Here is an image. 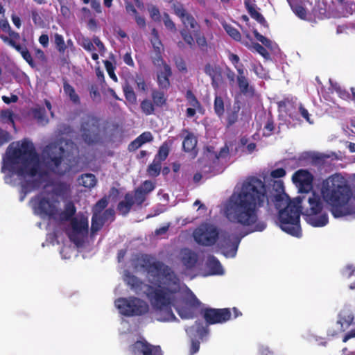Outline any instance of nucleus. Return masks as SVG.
Instances as JSON below:
<instances>
[{
	"label": "nucleus",
	"instance_id": "nucleus-1",
	"mask_svg": "<svg viewBox=\"0 0 355 355\" xmlns=\"http://www.w3.org/2000/svg\"><path fill=\"white\" fill-rule=\"evenodd\" d=\"M275 193L268 195L267 187L261 179L251 176L242 183L240 190L231 196V210L235 221L243 226L254 225L253 231L261 232L266 227L263 221H258L257 211L266 206L268 212L272 207L279 210L278 219L280 228L288 234L301 236L300 214L302 213L300 197L295 201H289L285 208L281 207L286 202L288 196L284 193L282 182L277 184Z\"/></svg>",
	"mask_w": 355,
	"mask_h": 355
},
{
	"label": "nucleus",
	"instance_id": "nucleus-2",
	"mask_svg": "<svg viewBox=\"0 0 355 355\" xmlns=\"http://www.w3.org/2000/svg\"><path fill=\"white\" fill-rule=\"evenodd\" d=\"M137 263L151 276L163 280L164 286H150L148 293L155 318L160 322L177 320L173 313L172 306H175L176 301L175 294L180 291V279L178 275L171 267L162 261L155 260L150 254H140L137 258Z\"/></svg>",
	"mask_w": 355,
	"mask_h": 355
},
{
	"label": "nucleus",
	"instance_id": "nucleus-3",
	"mask_svg": "<svg viewBox=\"0 0 355 355\" xmlns=\"http://www.w3.org/2000/svg\"><path fill=\"white\" fill-rule=\"evenodd\" d=\"M321 195L323 200L331 205V211L335 218L347 214L345 206L352 193L350 187L340 175H332L323 182Z\"/></svg>",
	"mask_w": 355,
	"mask_h": 355
},
{
	"label": "nucleus",
	"instance_id": "nucleus-4",
	"mask_svg": "<svg viewBox=\"0 0 355 355\" xmlns=\"http://www.w3.org/2000/svg\"><path fill=\"white\" fill-rule=\"evenodd\" d=\"M7 162L12 164L21 163L19 166L10 169L20 178H33L37 175L42 177L46 175V172L40 171L39 155L33 144L26 139L21 141L19 148H8Z\"/></svg>",
	"mask_w": 355,
	"mask_h": 355
},
{
	"label": "nucleus",
	"instance_id": "nucleus-5",
	"mask_svg": "<svg viewBox=\"0 0 355 355\" xmlns=\"http://www.w3.org/2000/svg\"><path fill=\"white\" fill-rule=\"evenodd\" d=\"M65 150L57 143H51L46 146L44 150V162L47 168L52 173L63 176L69 172L71 166L66 164L62 167Z\"/></svg>",
	"mask_w": 355,
	"mask_h": 355
},
{
	"label": "nucleus",
	"instance_id": "nucleus-6",
	"mask_svg": "<svg viewBox=\"0 0 355 355\" xmlns=\"http://www.w3.org/2000/svg\"><path fill=\"white\" fill-rule=\"evenodd\" d=\"M309 207L303 213L308 223L313 227H323L329 222L327 213H322L323 202L320 195L312 192L308 199Z\"/></svg>",
	"mask_w": 355,
	"mask_h": 355
},
{
	"label": "nucleus",
	"instance_id": "nucleus-7",
	"mask_svg": "<svg viewBox=\"0 0 355 355\" xmlns=\"http://www.w3.org/2000/svg\"><path fill=\"white\" fill-rule=\"evenodd\" d=\"M114 304L119 313L127 317L141 316L149 311L148 303L137 297H119Z\"/></svg>",
	"mask_w": 355,
	"mask_h": 355
},
{
	"label": "nucleus",
	"instance_id": "nucleus-8",
	"mask_svg": "<svg viewBox=\"0 0 355 355\" xmlns=\"http://www.w3.org/2000/svg\"><path fill=\"white\" fill-rule=\"evenodd\" d=\"M101 119L87 114L80 122V132L84 142L88 145L97 144L101 139Z\"/></svg>",
	"mask_w": 355,
	"mask_h": 355
},
{
	"label": "nucleus",
	"instance_id": "nucleus-9",
	"mask_svg": "<svg viewBox=\"0 0 355 355\" xmlns=\"http://www.w3.org/2000/svg\"><path fill=\"white\" fill-rule=\"evenodd\" d=\"M195 241L202 246H212L219 239L216 226L208 223H201L193 233Z\"/></svg>",
	"mask_w": 355,
	"mask_h": 355
},
{
	"label": "nucleus",
	"instance_id": "nucleus-10",
	"mask_svg": "<svg viewBox=\"0 0 355 355\" xmlns=\"http://www.w3.org/2000/svg\"><path fill=\"white\" fill-rule=\"evenodd\" d=\"M201 315L208 325L223 324L231 319L232 312L230 308H205L201 310Z\"/></svg>",
	"mask_w": 355,
	"mask_h": 355
},
{
	"label": "nucleus",
	"instance_id": "nucleus-11",
	"mask_svg": "<svg viewBox=\"0 0 355 355\" xmlns=\"http://www.w3.org/2000/svg\"><path fill=\"white\" fill-rule=\"evenodd\" d=\"M292 180L301 193H308L312 189L313 175L305 169H300L294 173Z\"/></svg>",
	"mask_w": 355,
	"mask_h": 355
},
{
	"label": "nucleus",
	"instance_id": "nucleus-12",
	"mask_svg": "<svg viewBox=\"0 0 355 355\" xmlns=\"http://www.w3.org/2000/svg\"><path fill=\"white\" fill-rule=\"evenodd\" d=\"M132 355H162L159 346L150 344L146 340H137L130 347Z\"/></svg>",
	"mask_w": 355,
	"mask_h": 355
},
{
	"label": "nucleus",
	"instance_id": "nucleus-13",
	"mask_svg": "<svg viewBox=\"0 0 355 355\" xmlns=\"http://www.w3.org/2000/svg\"><path fill=\"white\" fill-rule=\"evenodd\" d=\"M70 224L72 232L68 233V236L74 243H78L77 236L79 234H85L88 232V218L85 216H82L79 219L73 218Z\"/></svg>",
	"mask_w": 355,
	"mask_h": 355
},
{
	"label": "nucleus",
	"instance_id": "nucleus-14",
	"mask_svg": "<svg viewBox=\"0 0 355 355\" xmlns=\"http://www.w3.org/2000/svg\"><path fill=\"white\" fill-rule=\"evenodd\" d=\"M173 10L174 13L181 19L185 28L190 27L191 29H195L198 27V24L194 17L187 11L182 3H173Z\"/></svg>",
	"mask_w": 355,
	"mask_h": 355
},
{
	"label": "nucleus",
	"instance_id": "nucleus-15",
	"mask_svg": "<svg viewBox=\"0 0 355 355\" xmlns=\"http://www.w3.org/2000/svg\"><path fill=\"white\" fill-rule=\"evenodd\" d=\"M239 242V240L232 241L231 235L225 233L222 234L218 246L225 257H233L236 254Z\"/></svg>",
	"mask_w": 355,
	"mask_h": 355
},
{
	"label": "nucleus",
	"instance_id": "nucleus-16",
	"mask_svg": "<svg viewBox=\"0 0 355 355\" xmlns=\"http://www.w3.org/2000/svg\"><path fill=\"white\" fill-rule=\"evenodd\" d=\"M37 209L40 214L57 219L58 208L56 205L46 198H40L37 203Z\"/></svg>",
	"mask_w": 355,
	"mask_h": 355
},
{
	"label": "nucleus",
	"instance_id": "nucleus-17",
	"mask_svg": "<svg viewBox=\"0 0 355 355\" xmlns=\"http://www.w3.org/2000/svg\"><path fill=\"white\" fill-rule=\"evenodd\" d=\"M236 80L241 94L245 96H254V89L252 86L250 85L248 79L245 76L243 65H241L239 69H238Z\"/></svg>",
	"mask_w": 355,
	"mask_h": 355
},
{
	"label": "nucleus",
	"instance_id": "nucleus-18",
	"mask_svg": "<svg viewBox=\"0 0 355 355\" xmlns=\"http://www.w3.org/2000/svg\"><path fill=\"white\" fill-rule=\"evenodd\" d=\"M6 41L8 42V45L15 49L18 53L21 54L24 60L29 64L32 68L35 67V63L32 58V55L26 46H22L17 43V41H12L6 38Z\"/></svg>",
	"mask_w": 355,
	"mask_h": 355
},
{
	"label": "nucleus",
	"instance_id": "nucleus-19",
	"mask_svg": "<svg viewBox=\"0 0 355 355\" xmlns=\"http://www.w3.org/2000/svg\"><path fill=\"white\" fill-rule=\"evenodd\" d=\"M163 70L157 72V83L160 88L167 89L170 87L169 78L172 76L171 67L164 60Z\"/></svg>",
	"mask_w": 355,
	"mask_h": 355
},
{
	"label": "nucleus",
	"instance_id": "nucleus-20",
	"mask_svg": "<svg viewBox=\"0 0 355 355\" xmlns=\"http://www.w3.org/2000/svg\"><path fill=\"white\" fill-rule=\"evenodd\" d=\"M76 212V208L73 202L69 201L64 205V210L58 212L56 215L57 220L60 222L70 221L74 218Z\"/></svg>",
	"mask_w": 355,
	"mask_h": 355
},
{
	"label": "nucleus",
	"instance_id": "nucleus-21",
	"mask_svg": "<svg viewBox=\"0 0 355 355\" xmlns=\"http://www.w3.org/2000/svg\"><path fill=\"white\" fill-rule=\"evenodd\" d=\"M309 2V0H288L293 12L302 19H306L307 12L305 6Z\"/></svg>",
	"mask_w": 355,
	"mask_h": 355
},
{
	"label": "nucleus",
	"instance_id": "nucleus-22",
	"mask_svg": "<svg viewBox=\"0 0 355 355\" xmlns=\"http://www.w3.org/2000/svg\"><path fill=\"white\" fill-rule=\"evenodd\" d=\"M0 28L7 33L8 36L5 35H0L1 40L6 44L8 45V42L6 41V38L12 40V41H18L20 39V35L19 33L13 31L8 21L7 20H1L0 21Z\"/></svg>",
	"mask_w": 355,
	"mask_h": 355
},
{
	"label": "nucleus",
	"instance_id": "nucleus-23",
	"mask_svg": "<svg viewBox=\"0 0 355 355\" xmlns=\"http://www.w3.org/2000/svg\"><path fill=\"white\" fill-rule=\"evenodd\" d=\"M327 2L325 0H318L313 8L312 12L315 18L324 19L329 17V12L327 8Z\"/></svg>",
	"mask_w": 355,
	"mask_h": 355
},
{
	"label": "nucleus",
	"instance_id": "nucleus-24",
	"mask_svg": "<svg viewBox=\"0 0 355 355\" xmlns=\"http://www.w3.org/2000/svg\"><path fill=\"white\" fill-rule=\"evenodd\" d=\"M182 132L187 134L182 141L183 150L187 153L193 152L198 143L196 137L193 132H189L187 129H183Z\"/></svg>",
	"mask_w": 355,
	"mask_h": 355
},
{
	"label": "nucleus",
	"instance_id": "nucleus-25",
	"mask_svg": "<svg viewBox=\"0 0 355 355\" xmlns=\"http://www.w3.org/2000/svg\"><path fill=\"white\" fill-rule=\"evenodd\" d=\"M134 204L132 195L127 193L124 196V200L120 201L117 205V210L121 215L125 216L129 214Z\"/></svg>",
	"mask_w": 355,
	"mask_h": 355
},
{
	"label": "nucleus",
	"instance_id": "nucleus-26",
	"mask_svg": "<svg viewBox=\"0 0 355 355\" xmlns=\"http://www.w3.org/2000/svg\"><path fill=\"white\" fill-rule=\"evenodd\" d=\"M205 73L211 78V85L214 87H218V81L221 77V70L218 66L207 63L205 66Z\"/></svg>",
	"mask_w": 355,
	"mask_h": 355
},
{
	"label": "nucleus",
	"instance_id": "nucleus-27",
	"mask_svg": "<svg viewBox=\"0 0 355 355\" xmlns=\"http://www.w3.org/2000/svg\"><path fill=\"white\" fill-rule=\"evenodd\" d=\"M198 260V254L189 249H185L182 252V262L187 269H193Z\"/></svg>",
	"mask_w": 355,
	"mask_h": 355
},
{
	"label": "nucleus",
	"instance_id": "nucleus-28",
	"mask_svg": "<svg viewBox=\"0 0 355 355\" xmlns=\"http://www.w3.org/2000/svg\"><path fill=\"white\" fill-rule=\"evenodd\" d=\"M206 267L209 270V274L211 275L223 274V269L220 261L213 255H210L207 257Z\"/></svg>",
	"mask_w": 355,
	"mask_h": 355
},
{
	"label": "nucleus",
	"instance_id": "nucleus-29",
	"mask_svg": "<svg viewBox=\"0 0 355 355\" xmlns=\"http://www.w3.org/2000/svg\"><path fill=\"white\" fill-rule=\"evenodd\" d=\"M153 140V137L150 132H144L133 140L128 146L129 150H135L140 148L143 144L150 142Z\"/></svg>",
	"mask_w": 355,
	"mask_h": 355
},
{
	"label": "nucleus",
	"instance_id": "nucleus-30",
	"mask_svg": "<svg viewBox=\"0 0 355 355\" xmlns=\"http://www.w3.org/2000/svg\"><path fill=\"white\" fill-rule=\"evenodd\" d=\"M245 4L250 17L254 19L263 27L268 28V22L266 21L264 17L256 10L255 5L251 4L247 1H245Z\"/></svg>",
	"mask_w": 355,
	"mask_h": 355
},
{
	"label": "nucleus",
	"instance_id": "nucleus-31",
	"mask_svg": "<svg viewBox=\"0 0 355 355\" xmlns=\"http://www.w3.org/2000/svg\"><path fill=\"white\" fill-rule=\"evenodd\" d=\"M63 90L64 94L69 96V99L76 105L80 103L79 96L76 94L75 89L67 80H64Z\"/></svg>",
	"mask_w": 355,
	"mask_h": 355
},
{
	"label": "nucleus",
	"instance_id": "nucleus-32",
	"mask_svg": "<svg viewBox=\"0 0 355 355\" xmlns=\"http://www.w3.org/2000/svg\"><path fill=\"white\" fill-rule=\"evenodd\" d=\"M105 223V222L102 218L101 214H98V213H93L91 223L92 233L94 234L101 230Z\"/></svg>",
	"mask_w": 355,
	"mask_h": 355
},
{
	"label": "nucleus",
	"instance_id": "nucleus-33",
	"mask_svg": "<svg viewBox=\"0 0 355 355\" xmlns=\"http://www.w3.org/2000/svg\"><path fill=\"white\" fill-rule=\"evenodd\" d=\"M80 184L86 188H92L96 184V178L94 174L85 173L79 178Z\"/></svg>",
	"mask_w": 355,
	"mask_h": 355
},
{
	"label": "nucleus",
	"instance_id": "nucleus-34",
	"mask_svg": "<svg viewBox=\"0 0 355 355\" xmlns=\"http://www.w3.org/2000/svg\"><path fill=\"white\" fill-rule=\"evenodd\" d=\"M125 281L127 284L131 288V289L137 292L141 290L143 282L139 278L135 275L128 274L126 275Z\"/></svg>",
	"mask_w": 355,
	"mask_h": 355
},
{
	"label": "nucleus",
	"instance_id": "nucleus-35",
	"mask_svg": "<svg viewBox=\"0 0 355 355\" xmlns=\"http://www.w3.org/2000/svg\"><path fill=\"white\" fill-rule=\"evenodd\" d=\"M151 97L153 103L157 107H162L166 103V98L163 92L159 90H153Z\"/></svg>",
	"mask_w": 355,
	"mask_h": 355
},
{
	"label": "nucleus",
	"instance_id": "nucleus-36",
	"mask_svg": "<svg viewBox=\"0 0 355 355\" xmlns=\"http://www.w3.org/2000/svg\"><path fill=\"white\" fill-rule=\"evenodd\" d=\"M161 169L162 162L154 159L153 162L148 166L147 173L150 177L156 178L160 174Z\"/></svg>",
	"mask_w": 355,
	"mask_h": 355
},
{
	"label": "nucleus",
	"instance_id": "nucleus-37",
	"mask_svg": "<svg viewBox=\"0 0 355 355\" xmlns=\"http://www.w3.org/2000/svg\"><path fill=\"white\" fill-rule=\"evenodd\" d=\"M150 42L156 54L155 60L157 62H163V58L162 56V43L159 39V37H151Z\"/></svg>",
	"mask_w": 355,
	"mask_h": 355
},
{
	"label": "nucleus",
	"instance_id": "nucleus-38",
	"mask_svg": "<svg viewBox=\"0 0 355 355\" xmlns=\"http://www.w3.org/2000/svg\"><path fill=\"white\" fill-rule=\"evenodd\" d=\"M52 193L58 197L64 196L67 190L68 186L65 182H58L52 184Z\"/></svg>",
	"mask_w": 355,
	"mask_h": 355
},
{
	"label": "nucleus",
	"instance_id": "nucleus-39",
	"mask_svg": "<svg viewBox=\"0 0 355 355\" xmlns=\"http://www.w3.org/2000/svg\"><path fill=\"white\" fill-rule=\"evenodd\" d=\"M214 109L215 114L219 117H222L225 112L224 101L221 96H216L214 103Z\"/></svg>",
	"mask_w": 355,
	"mask_h": 355
},
{
	"label": "nucleus",
	"instance_id": "nucleus-40",
	"mask_svg": "<svg viewBox=\"0 0 355 355\" xmlns=\"http://www.w3.org/2000/svg\"><path fill=\"white\" fill-rule=\"evenodd\" d=\"M123 91L125 99L132 103H135L137 101V96L134 92L132 87L128 83L123 86Z\"/></svg>",
	"mask_w": 355,
	"mask_h": 355
},
{
	"label": "nucleus",
	"instance_id": "nucleus-41",
	"mask_svg": "<svg viewBox=\"0 0 355 355\" xmlns=\"http://www.w3.org/2000/svg\"><path fill=\"white\" fill-rule=\"evenodd\" d=\"M240 107H234L233 110L228 112L227 114V127L230 128L236 123L239 119V112Z\"/></svg>",
	"mask_w": 355,
	"mask_h": 355
},
{
	"label": "nucleus",
	"instance_id": "nucleus-42",
	"mask_svg": "<svg viewBox=\"0 0 355 355\" xmlns=\"http://www.w3.org/2000/svg\"><path fill=\"white\" fill-rule=\"evenodd\" d=\"M169 146L166 142H164L162 145L159 147L158 150V153L155 156V159L162 162L164 161L169 154Z\"/></svg>",
	"mask_w": 355,
	"mask_h": 355
},
{
	"label": "nucleus",
	"instance_id": "nucleus-43",
	"mask_svg": "<svg viewBox=\"0 0 355 355\" xmlns=\"http://www.w3.org/2000/svg\"><path fill=\"white\" fill-rule=\"evenodd\" d=\"M155 104L150 100L144 99L141 102L140 107L143 113L150 115L155 112Z\"/></svg>",
	"mask_w": 355,
	"mask_h": 355
},
{
	"label": "nucleus",
	"instance_id": "nucleus-44",
	"mask_svg": "<svg viewBox=\"0 0 355 355\" xmlns=\"http://www.w3.org/2000/svg\"><path fill=\"white\" fill-rule=\"evenodd\" d=\"M54 43L57 51L60 53L64 54L67 49V45L64 42L63 36L60 34L55 33L54 35Z\"/></svg>",
	"mask_w": 355,
	"mask_h": 355
},
{
	"label": "nucleus",
	"instance_id": "nucleus-45",
	"mask_svg": "<svg viewBox=\"0 0 355 355\" xmlns=\"http://www.w3.org/2000/svg\"><path fill=\"white\" fill-rule=\"evenodd\" d=\"M180 33L184 42L189 46V48L193 49L195 47V40L189 31L186 28H183L180 31Z\"/></svg>",
	"mask_w": 355,
	"mask_h": 355
},
{
	"label": "nucleus",
	"instance_id": "nucleus-46",
	"mask_svg": "<svg viewBox=\"0 0 355 355\" xmlns=\"http://www.w3.org/2000/svg\"><path fill=\"white\" fill-rule=\"evenodd\" d=\"M193 36L196 40V42L198 47L202 50L205 51L207 48V42L205 35L201 33L199 31H194Z\"/></svg>",
	"mask_w": 355,
	"mask_h": 355
},
{
	"label": "nucleus",
	"instance_id": "nucleus-47",
	"mask_svg": "<svg viewBox=\"0 0 355 355\" xmlns=\"http://www.w3.org/2000/svg\"><path fill=\"white\" fill-rule=\"evenodd\" d=\"M223 28L226 33L234 40L241 41V35L240 32L234 27L230 24H224Z\"/></svg>",
	"mask_w": 355,
	"mask_h": 355
},
{
	"label": "nucleus",
	"instance_id": "nucleus-48",
	"mask_svg": "<svg viewBox=\"0 0 355 355\" xmlns=\"http://www.w3.org/2000/svg\"><path fill=\"white\" fill-rule=\"evenodd\" d=\"M32 114L33 117L37 119L38 122L42 123L44 121H47L44 107H35L33 109Z\"/></svg>",
	"mask_w": 355,
	"mask_h": 355
},
{
	"label": "nucleus",
	"instance_id": "nucleus-49",
	"mask_svg": "<svg viewBox=\"0 0 355 355\" xmlns=\"http://www.w3.org/2000/svg\"><path fill=\"white\" fill-rule=\"evenodd\" d=\"M178 315L182 319H191L193 318V313L188 308L186 307H175Z\"/></svg>",
	"mask_w": 355,
	"mask_h": 355
},
{
	"label": "nucleus",
	"instance_id": "nucleus-50",
	"mask_svg": "<svg viewBox=\"0 0 355 355\" xmlns=\"http://www.w3.org/2000/svg\"><path fill=\"white\" fill-rule=\"evenodd\" d=\"M108 205V201L105 197L100 199L94 205L93 213H98L101 214V211L106 208Z\"/></svg>",
	"mask_w": 355,
	"mask_h": 355
},
{
	"label": "nucleus",
	"instance_id": "nucleus-51",
	"mask_svg": "<svg viewBox=\"0 0 355 355\" xmlns=\"http://www.w3.org/2000/svg\"><path fill=\"white\" fill-rule=\"evenodd\" d=\"M146 195L147 194L145 193V192H144L141 189L137 188L135 190V196L133 197L135 202H136V203L138 205H141L144 203V202L146 200Z\"/></svg>",
	"mask_w": 355,
	"mask_h": 355
},
{
	"label": "nucleus",
	"instance_id": "nucleus-52",
	"mask_svg": "<svg viewBox=\"0 0 355 355\" xmlns=\"http://www.w3.org/2000/svg\"><path fill=\"white\" fill-rule=\"evenodd\" d=\"M186 97L187 101H189V104L195 107L198 108L200 107V103L196 97V96L193 94V92L191 90H188L186 94Z\"/></svg>",
	"mask_w": 355,
	"mask_h": 355
},
{
	"label": "nucleus",
	"instance_id": "nucleus-53",
	"mask_svg": "<svg viewBox=\"0 0 355 355\" xmlns=\"http://www.w3.org/2000/svg\"><path fill=\"white\" fill-rule=\"evenodd\" d=\"M104 65L110 78H112L114 81L116 82L118 79L116 74L114 73L115 67H114L112 63L109 60H105L104 62Z\"/></svg>",
	"mask_w": 355,
	"mask_h": 355
},
{
	"label": "nucleus",
	"instance_id": "nucleus-54",
	"mask_svg": "<svg viewBox=\"0 0 355 355\" xmlns=\"http://www.w3.org/2000/svg\"><path fill=\"white\" fill-rule=\"evenodd\" d=\"M275 130V123L274 120L272 118V116H270L268 118L267 121L264 125V130L266 132H264L265 136H270Z\"/></svg>",
	"mask_w": 355,
	"mask_h": 355
},
{
	"label": "nucleus",
	"instance_id": "nucleus-55",
	"mask_svg": "<svg viewBox=\"0 0 355 355\" xmlns=\"http://www.w3.org/2000/svg\"><path fill=\"white\" fill-rule=\"evenodd\" d=\"M253 34L255 38L261 42L265 46L268 48L271 47L272 42L270 40L260 34L257 30L253 31Z\"/></svg>",
	"mask_w": 355,
	"mask_h": 355
},
{
	"label": "nucleus",
	"instance_id": "nucleus-56",
	"mask_svg": "<svg viewBox=\"0 0 355 355\" xmlns=\"http://www.w3.org/2000/svg\"><path fill=\"white\" fill-rule=\"evenodd\" d=\"M164 24L166 28L171 31L175 32L177 31L175 23L171 20L168 13L164 14Z\"/></svg>",
	"mask_w": 355,
	"mask_h": 355
},
{
	"label": "nucleus",
	"instance_id": "nucleus-57",
	"mask_svg": "<svg viewBox=\"0 0 355 355\" xmlns=\"http://www.w3.org/2000/svg\"><path fill=\"white\" fill-rule=\"evenodd\" d=\"M155 187V184L150 180H145L142 185L139 187V189H141L145 193L148 194L154 190Z\"/></svg>",
	"mask_w": 355,
	"mask_h": 355
},
{
	"label": "nucleus",
	"instance_id": "nucleus-58",
	"mask_svg": "<svg viewBox=\"0 0 355 355\" xmlns=\"http://www.w3.org/2000/svg\"><path fill=\"white\" fill-rule=\"evenodd\" d=\"M93 42L97 46L98 52L101 55H103L106 51V48L102 41L98 36H94L92 37Z\"/></svg>",
	"mask_w": 355,
	"mask_h": 355
},
{
	"label": "nucleus",
	"instance_id": "nucleus-59",
	"mask_svg": "<svg viewBox=\"0 0 355 355\" xmlns=\"http://www.w3.org/2000/svg\"><path fill=\"white\" fill-rule=\"evenodd\" d=\"M101 216L105 222L107 221L108 220L113 221L115 218V211L112 208L107 209L103 214H101Z\"/></svg>",
	"mask_w": 355,
	"mask_h": 355
},
{
	"label": "nucleus",
	"instance_id": "nucleus-60",
	"mask_svg": "<svg viewBox=\"0 0 355 355\" xmlns=\"http://www.w3.org/2000/svg\"><path fill=\"white\" fill-rule=\"evenodd\" d=\"M148 12L150 14V17L155 21H160V12L158 8L156 6H152L151 8H148Z\"/></svg>",
	"mask_w": 355,
	"mask_h": 355
},
{
	"label": "nucleus",
	"instance_id": "nucleus-61",
	"mask_svg": "<svg viewBox=\"0 0 355 355\" xmlns=\"http://www.w3.org/2000/svg\"><path fill=\"white\" fill-rule=\"evenodd\" d=\"M94 44L93 40H91L89 38H84L81 46L87 51H94L95 50Z\"/></svg>",
	"mask_w": 355,
	"mask_h": 355
},
{
	"label": "nucleus",
	"instance_id": "nucleus-62",
	"mask_svg": "<svg viewBox=\"0 0 355 355\" xmlns=\"http://www.w3.org/2000/svg\"><path fill=\"white\" fill-rule=\"evenodd\" d=\"M175 64L177 69L181 72H187V68L185 61L182 58H178L175 60Z\"/></svg>",
	"mask_w": 355,
	"mask_h": 355
},
{
	"label": "nucleus",
	"instance_id": "nucleus-63",
	"mask_svg": "<svg viewBox=\"0 0 355 355\" xmlns=\"http://www.w3.org/2000/svg\"><path fill=\"white\" fill-rule=\"evenodd\" d=\"M125 9L126 12L130 15L136 16L138 15V12L134 4L130 1L125 2Z\"/></svg>",
	"mask_w": 355,
	"mask_h": 355
},
{
	"label": "nucleus",
	"instance_id": "nucleus-64",
	"mask_svg": "<svg viewBox=\"0 0 355 355\" xmlns=\"http://www.w3.org/2000/svg\"><path fill=\"white\" fill-rule=\"evenodd\" d=\"M343 8L345 10L346 13L352 15L354 12H355V2L346 1Z\"/></svg>",
	"mask_w": 355,
	"mask_h": 355
}]
</instances>
